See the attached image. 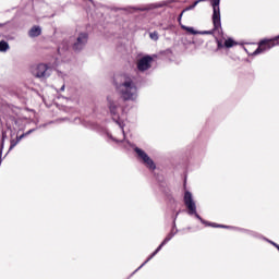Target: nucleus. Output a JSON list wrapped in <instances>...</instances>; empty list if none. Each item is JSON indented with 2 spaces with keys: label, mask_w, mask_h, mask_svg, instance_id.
Returning <instances> with one entry per match:
<instances>
[{
  "label": "nucleus",
  "mask_w": 279,
  "mask_h": 279,
  "mask_svg": "<svg viewBox=\"0 0 279 279\" xmlns=\"http://www.w3.org/2000/svg\"><path fill=\"white\" fill-rule=\"evenodd\" d=\"M135 151L137 156L143 160L144 165L148 167V169H151L153 171L156 169V163H154V160L149 158V155L145 150L136 147Z\"/></svg>",
  "instance_id": "7ed1b4c3"
},
{
  "label": "nucleus",
  "mask_w": 279,
  "mask_h": 279,
  "mask_svg": "<svg viewBox=\"0 0 279 279\" xmlns=\"http://www.w3.org/2000/svg\"><path fill=\"white\" fill-rule=\"evenodd\" d=\"M181 27H182V29H185V32H187L189 34H192L193 36L197 35V34H213V32H210V31L201 33V32L195 31V28H193V27H189V26H184V25H182Z\"/></svg>",
  "instance_id": "6e6552de"
},
{
  "label": "nucleus",
  "mask_w": 279,
  "mask_h": 279,
  "mask_svg": "<svg viewBox=\"0 0 279 279\" xmlns=\"http://www.w3.org/2000/svg\"><path fill=\"white\" fill-rule=\"evenodd\" d=\"M10 49V44L5 40H0V52H5Z\"/></svg>",
  "instance_id": "1a4fd4ad"
},
{
  "label": "nucleus",
  "mask_w": 279,
  "mask_h": 279,
  "mask_svg": "<svg viewBox=\"0 0 279 279\" xmlns=\"http://www.w3.org/2000/svg\"><path fill=\"white\" fill-rule=\"evenodd\" d=\"M110 110H111V112H112V106H110Z\"/></svg>",
  "instance_id": "6ab92c4d"
},
{
  "label": "nucleus",
  "mask_w": 279,
  "mask_h": 279,
  "mask_svg": "<svg viewBox=\"0 0 279 279\" xmlns=\"http://www.w3.org/2000/svg\"><path fill=\"white\" fill-rule=\"evenodd\" d=\"M234 45H236V44L234 43V40L232 38H229L225 41V47H227L229 49H230V47H234Z\"/></svg>",
  "instance_id": "9b49d317"
},
{
  "label": "nucleus",
  "mask_w": 279,
  "mask_h": 279,
  "mask_svg": "<svg viewBox=\"0 0 279 279\" xmlns=\"http://www.w3.org/2000/svg\"><path fill=\"white\" fill-rule=\"evenodd\" d=\"M113 86L124 101H134L138 97L136 83L128 74H117L113 77Z\"/></svg>",
  "instance_id": "f257e3e1"
},
{
  "label": "nucleus",
  "mask_w": 279,
  "mask_h": 279,
  "mask_svg": "<svg viewBox=\"0 0 279 279\" xmlns=\"http://www.w3.org/2000/svg\"><path fill=\"white\" fill-rule=\"evenodd\" d=\"M151 62H154V58H151L149 56H145V57L141 58L137 61L138 71H147V69L151 68Z\"/></svg>",
  "instance_id": "39448f33"
},
{
  "label": "nucleus",
  "mask_w": 279,
  "mask_h": 279,
  "mask_svg": "<svg viewBox=\"0 0 279 279\" xmlns=\"http://www.w3.org/2000/svg\"><path fill=\"white\" fill-rule=\"evenodd\" d=\"M160 247H162V245H160V246L155 251V253L153 254V256H156V254H158V252H160Z\"/></svg>",
  "instance_id": "dca6fc26"
},
{
  "label": "nucleus",
  "mask_w": 279,
  "mask_h": 279,
  "mask_svg": "<svg viewBox=\"0 0 279 279\" xmlns=\"http://www.w3.org/2000/svg\"><path fill=\"white\" fill-rule=\"evenodd\" d=\"M86 43H88V34L81 33L77 36L76 41L73 44L74 51H82V49H84V46L86 45Z\"/></svg>",
  "instance_id": "20e7f679"
},
{
  "label": "nucleus",
  "mask_w": 279,
  "mask_h": 279,
  "mask_svg": "<svg viewBox=\"0 0 279 279\" xmlns=\"http://www.w3.org/2000/svg\"><path fill=\"white\" fill-rule=\"evenodd\" d=\"M36 36H40V28H36Z\"/></svg>",
  "instance_id": "f3484780"
},
{
  "label": "nucleus",
  "mask_w": 279,
  "mask_h": 279,
  "mask_svg": "<svg viewBox=\"0 0 279 279\" xmlns=\"http://www.w3.org/2000/svg\"><path fill=\"white\" fill-rule=\"evenodd\" d=\"M5 138H8V134L5 133V131H2V137L0 143V166L1 162H3V158L1 156H3V145H5Z\"/></svg>",
  "instance_id": "0eeeda50"
},
{
  "label": "nucleus",
  "mask_w": 279,
  "mask_h": 279,
  "mask_svg": "<svg viewBox=\"0 0 279 279\" xmlns=\"http://www.w3.org/2000/svg\"><path fill=\"white\" fill-rule=\"evenodd\" d=\"M14 147H16V142L11 141V145H10V150L14 149Z\"/></svg>",
  "instance_id": "2eb2a0df"
},
{
  "label": "nucleus",
  "mask_w": 279,
  "mask_h": 279,
  "mask_svg": "<svg viewBox=\"0 0 279 279\" xmlns=\"http://www.w3.org/2000/svg\"><path fill=\"white\" fill-rule=\"evenodd\" d=\"M51 75V68L45 63L37 65V77H49Z\"/></svg>",
  "instance_id": "423d86ee"
},
{
  "label": "nucleus",
  "mask_w": 279,
  "mask_h": 279,
  "mask_svg": "<svg viewBox=\"0 0 279 279\" xmlns=\"http://www.w3.org/2000/svg\"><path fill=\"white\" fill-rule=\"evenodd\" d=\"M184 203L190 210V215H196L197 219H199V215H197V207L195 206V202L193 201V194H191V192H185Z\"/></svg>",
  "instance_id": "f03ea898"
},
{
  "label": "nucleus",
  "mask_w": 279,
  "mask_h": 279,
  "mask_svg": "<svg viewBox=\"0 0 279 279\" xmlns=\"http://www.w3.org/2000/svg\"><path fill=\"white\" fill-rule=\"evenodd\" d=\"M149 37H150L153 40H158V33H150Z\"/></svg>",
  "instance_id": "ddd939ff"
},
{
  "label": "nucleus",
  "mask_w": 279,
  "mask_h": 279,
  "mask_svg": "<svg viewBox=\"0 0 279 279\" xmlns=\"http://www.w3.org/2000/svg\"><path fill=\"white\" fill-rule=\"evenodd\" d=\"M29 72L32 73V75H36V66L35 65H31L29 66Z\"/></svg>",
  "instance_id": "4468645a"
},
{
  "label": "nucleus",
  "mask_w": 279,
  "mask_h": 279,
  "mask_svg": "<svg viewBox=\"0 0 279 279\" xmlns=\"http://www.w3.org/2000/svg\"><path fill=\"white\" fill-rule=\"evenodd\" d=\"M180 21H182V14H181L180 17H179V23H180Z\"/></svg>",
  "instance_id": "a211bd4d"
},
{
  "label": "nucleus",
  "mask_w": 279,
  "mask_h": 279,
  "mask_svg": "<svg viewBox=\"0 0 279 279\" xmlns=\"http://www.w3.org/2000/svg\"><path fill=\"white\" fill-rule=\"evenodd\" d=\"M28 36L31 38H36V25H34L31 31L28 32Z\"/></svg>",
  "instance_id": "f8f14e48"
},
{
  "label": "nucleus",
  "mask_w": 279,
  "mask_h": 279,
  "mask_svg": "<svg viewBox=\"0 0 279 279\" xmlns=\"http://www.w3.org/2000/svg\"><path fill=\"white\" fill-rule=\"evenodd\" d=\"M142 11H144V10H147V9H141Z\"/></svg>",
  "instance_id": "aec40b11"
},
{
  "label": "nucleus",
  "mask_w": 279,
  "mask_h": 279,
  "mask_svg": "<svg viewBox=\"0 0 279 279\" xmlns=\"http://www.w3.org/2000/svg\"><path fill=\"white\" fill-rule=\"evenodd\" d=\"M36 130L35 129H31L28 130L26 133H23L22 135H20L17 137V141H23V138H25V136H29V134H32L33 132H35Z\"/></svg>",
  "instance_id": "9d476101"
}]
</instances>
